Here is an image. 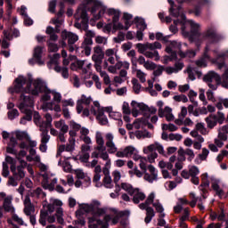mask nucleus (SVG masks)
Segmentation results:
<instances>
[{"instance_id":"nucleus-1","label":"nucleus","mask_w":228,"mask_h":228,"mask_svg":"<svg viewBox=\"0 0 228 228\" xmlns=\"http://www.w3.org/2000/svg\"><path fill=\"white\" fill-rule=\"evenodd\" d=\"M95 142L97 146L94 147V151L92 152L91 157L95 158L96 159L100 158L102 161H105V165L102 168V174L104 175L102 184L106 188L111 189L113 188V180L111 179V175H110V168H111V159H110V155L106 152V147H104V137H102V134L96 133Z\"/></svg>"},{"instance_id":"nucleus-2","label":"nucleus","mask_w":228,"mask_h":228,"mask_svg":"<svg viewBox=\"0 0 228 228\" xmlns=\"http://www.w3.org/2000/svg\"><path fill=\"white\" fill-rule=\"evenodd\" d=\"M189 24L191 26L190 40L195 42L196 45H200L202 42H208L210 44L220 42V35H218L215 27H209L204 33H200V25L199 23L190 20Z\"/></svg>"},{"instance_id":"nucleus-3","label":"nucleus","mask_w":228,"mask_h":228,"mask_svg":"<svg viewBox=\"0 0 228 228\" xmlns=\"http://www.w3.org/2000/svg\"><path fill=\"white\" fill-rule=\"evenodd\" d=\"M156 151H158L159 154H165V149L159 142H154L142 149L143 153L147 155V158L142 157L139 160V167L142 172H147V161H149V163H156V159H158V153Z\"/></svg>"},{"instance_id":"nucleus-4","label":"nucleus","mask_w":228,"mask_h":228,"mask_svg":"<svg viewBox=\"0 0 228 228\" xmlns=\"http://www.w3.org/2000/svg\"><path fill=\"white\" fill-rule=\"evenodd\" d=\"M154 199H156V195L154 192H151L147 197L145 202L139 204V208L142 210L145 209L146 216L144 218L145 224H151L152 219L156 216V212H154V208L151 207V204L154 202Z\"/></svg>"},{"instance_id":"nucleus-5","label":"nucleus","mask_w":228,"mask_h":228,"mask_svg":"<svg viewBox=\"0 0 228 228\" xmlns=\"http://www.w3.org/2000/svg\"><path fill=\"white\" fill-rule=\"evenodd\" d=\"M205 122L208 129H215L218 124L222 125L225 122V114L222 111H217L216 114H210L205 118Z\"/></svg>"},{"instance_id":"nucleus-6","label":"nucleus","mask_w":228,"mask_h":228,"mask_svg":"<svg viewBox=\"0 0 228 228\" xmlns=\"http://www.w3.org/2000/svg\"><path fill=\"white\" fill-rule=\"evenodd\" d=\"M104 142V139H103ZM105 152H107L108 156L110 154H118V147H117V143H115V134L113 133L105 134Z\"/></svg>"},{"instance_id":"nucleus-7","label":"nucleus","mask_w":228,"mask_h":228,"mask_svg":"<svg viewBox=\"0 0 228 228\" xmlns=\"http://www.w3.org/2000/svg\"><path fill=\"white\" fill-rule=\"evenodd\" d=\"M91 113L96 117L102 126H106V124H108V118L104 115V109L101 107L99 102H94V106L91 108Z\"/></svg>"},{"instance_id":"nucleus-8","label":"nucleus","mask_w":228,"mask_h":228,"mask_svg":"<svg viewBox=\"0 0 228 228\" xmlns=\"http://www.w3.org/2000/svg\"><path fill=\"white\" fill-rule=\"evenodd\" d=\"M58 183V178L53 175H43L42 186L45 190L54 191V188Z\"/></svg>"},{"instance_id":"nucleus-9","label":"nucleus","mask_w":228,"mask_h":228,"mask_svg":"<svg viewBox=\"0 0 228 228\" xmlns=\"http://www.w3.org/2000/svg\"><path fill=\"white\" fill-rule=\"evenodd\" d=\"M104 221L97 218L89 219V228H109L110 222L111 221V216L106 215L103 218Z\"/></svg>"},{"instance_id":"nucleus-10","label":"nucleus","mask_w":228,"mask_h":228,"mask_svg":"<svg viewBox=\"0 0 228 228\" xmlns=\"http://www.w3.org/2000/svg\"><path fill=\"white\" fill-rule=\"evenodd\" d=\"M20 102L18 106L19 110L20 111H28V110H33V106H35V102H33V98L24 95V94H21L20 97Z\"/></svg>"},{"instance_id":"nucleus-11","label":"nucleus","mask_w":228,"mask_h":228,"mask_svg":"<svg viewBox=\"0 0 228 228\" xmlns=\"http://www.w3.org/2000/svg\"><path fill=\"white\" fill-rule=\"evenodd\" d=\"M162 45L159 42L154 43H146V44H137L136 48L138 49V53L143 54L145 56V53L148 51H154L155 49H161Z\"/></svg>"},{"instance_id":"nucleus-12","label":"nucleus","mask_w":228,"mask_h":228,"mask_svg":"<svg viewBox=\"0 0 228 228\" xmlns=\"http://www.w3.org/2000/svg\"><path fill=\"white\" fill-rule=\"evenodd\" d=\"M26 167L28 165L20 164L19 166H10V170L12 174V176L15 177L18 181H22L26 177Z\"/></svg>"},{"instance_id":"nucleus-13","label":"nucleus","mask_w":228,"mask_h":228,"mask_svg":"<svg viewBox=\"0 0 228 228\" xmlns=\"http://www.w3.org/2000/svg\"><path fill=\"white\" fill-rule=\"evenodd\" d=\"M131 104L132 106H136V108L139 109V111H141V113H142V115L147 118H149L151 115H156V111H158L154 107H149L143 103H138L135 101H133Z\"/></svg>"},{"instance_id":"nucleus-14","label":"nucleus","mask_w":228,"mask_h":228,"mask_svg":"<svg viewBox=\"0 0 228 228\" xmlns=\"http://www.w3.org/2000/svg\"><path fill=\"white\" fill-rule=\"evenodd\" d=\"M177 51H181V43L176 41H170L169 45L166 47V53L170 54L169 60H177Z\"/></svg>"},{"instance_id":"nucleus-15","label":"nucleus","mask_w":228,"mask_h":228,"mask_svg":"<svg viewBox=\"0 0 228 228\" xmlns=\"http://www.w3.org/2000/svg\"><path fill=\"white\" fill-rule=\"evenodd\" d=\"M26 81H27L26 77L21 76L18 77L14 80V83H15L14 87L13 88L10 87L8 89V92L10 94H20L24 92V85H26Z\"/></svg>"},{"instance_id":"nucleus-16","label":"nucleus","mask_w":228,"mask_h":228,"mask_svg":"<svg viewBox=\"0 0 228 228\" xmlns=\"http://www.w3.org/2000/svg\"><path fill=\"white\" fill-rule=\"evenodd\" d=\"M186 157L187 160H189L190 162L193 161V159H195V151H193V150L190 148H187L185 150L180 149L178 151V159L180 161H186Z\"/></svg>"},{"instance_id":"nucleus-17","label":"nucleus","mask_w":228,"mask_h":228,"mask_svg":"<svg viewBox=\"0 0 228 228\" xmlns=\"http://www.w3.org/2000/svg\"><path fill=\"white\" fill-rule=\"evenodd\" d=\"M23 213L26 216H31L35 213V205L31 202V198L29 195H26L23 200Z\"/></svg>"},{"instance_id":"nucleus-18","label":"nucleus","mask_w":228,"mask_h":228,"mask_svg":"<svg viewBox=\"0 0 228 228\" xmlns=\"http://www.w3.org/2000/svg\"><path fill=\"white\" fill-rule=\"evenodd\" d=\"M13 197L7 196L4 199L3 201V209L5 211V213H11L13 215L15 213V207H13Z\"/></svg>"},{"instance_id":"nucleus-19","label":"nucleus","mask_w":228,"mask_h":228,"mask_svg":"<svg viewBox=\"0 0 228 228\" xmlns=\"http://www.w3.org/2000/svg\"><path fill=\"white\" fill-rule=\"evenodd\" d=\"M136 152V148L134 146H126L123 150H119L118 153H116L117 158H131L133 154Z\"/></svg>"},{"instance_id":"nucleus-20","label":"nucleus","mask_w":228,"mask_h":228,"mask_svg":"<svg viewBox=\"0 0 228 228\" xmlns=\"http://www.w3.org/2000/svg\"><path fill=\"white\" fill-rule=\"evenodd\" d=\"M92 60L94 63H102V60H104V52L102 51V47L97 45L94 48Z\"/></svg>"},{"instance_id":"nucleus-21","label":"nucleus","mask_w":228,"mask_h":228,"mask_svg":"<svg viewBox=\"0 0 228 228\" xmlns=\"http://www.w3.org/2000/svg\"><path fill=\"white\" fill-rule=\"evenodd\" d=\"M130 195L133 197L132 200L134 204H140L147 198L145 193L138 188H135V190Z\"/></svg>"},{"instance_id":"nucleus-22","label":"nucleus","mask_w":228,"mask_h":228,"mask_svg":"<svg viewBox=\"0 0 228 228\" xmlns=\"http://www.w3.org/2000/svg\"><path fill=\"white\" fill-rule=\"evenodd\" d=\"M41 143L39 145V151L41 152H47V143L51 140V135H49V132H41Z\"/></svg>"},{"instance_id":"nucleus-23","label":"nucleus","mask_w":228,"mask_h":228,"mask_svg":"<svg viewBox=\"0 0 228 228\" xmlns=\"http://www.w3.org/2000/svg\"><path fill=\"white\" fill-rule=\"evenodd\" d=\"M183 69H184V62L181 61H177L174 67H167L165 69V72L168 75L171 74H177V72H181V70H183Z\"/></svg>"},{"instance_id":"nucleus-24","label":"nucleus","mask_w":228,"mask_h":228,"mask_svg":"<svg viewBox=\"0 0 228 228\" xmlns=\"http://www.w3.org/2000/svg\"><path fill=\"white\" fill-rule=\"evenodd\" d=\"M62 40H68V44H75L79 40V37L76 35L75 33L63 30L61 35Z\"/></svg>"},{"instance_id":"nucleus-25","label":"nucleus","mask_w":228,"mask_h":228,"mask_svg":"<svg viewBox=\"0 0 228 228\" xmlns=\"http://www.w3.org/2000/svg\"><path fill=\"white\" fill-rule=\"evenodd\" d=\"M100 203H94L93 208L91 210V215L93 217L91 218H99V216H102V215H106V208H102Z\"/></svg>"},{"instance_id":"nucleus-26","label":"nucleus","mask_w":228,"mask_h":228,"mask_svg":"<svg viewBox=\"0 0 228 228\" xmlns=\"http://www.w3.org/2000/svg\"><path fill=\"white\" fill-rule=\"evenodd\" d=\"M204 80L206 82H212V83H222V77L218 73L215 71H210L204 77Z\"/></svg>"},{"instance_id":"nucleus-27","label":"nucleus","mask_w":228,"mask_h":228,"mask_svg":"<svg viewBox=\"0 0 228 228\" xmlns=\"http://www.w3.org/2000/svg\"><path fill=\"white\" fill-rule=\"evenodd\" d=\"M92 45H94V40L86 39L81 44L82 53H85L86 56L92 54Z\"/></svg>"},{"instance_id":"nucleus-28","label":"nucleus","mask_w":228,"mask_h":228,"mask_svg":"<svg viewBox=\"0 0 228 228\" xmlns=\"http://www.w3.org/2000/svg\"><path fill=\"white\" fill-rule=\"evenodd\" d=\"M75 18L79 20L82 19L83 22H88V13H86V8L79 6L75 13Z\"/></svg>"},{"instance_id":"nucleus-29","label":"nucleus","mask_w":228,"mask_h":228,"mask_svg":"<svg viewBox=\"0 0 228 228\" xmlns=\"http://www.w3.org/2000/svg\"><path fill=\"white\" fill-rule=\"evenodd\" d=\"M208 53H209V48L207 46L205 48V53L203 54V57L195 61V64L197 65V67H208L207 60H211V57H209V54H208Z\"/></svg>"},{"instance_id":"nucleus-30","label":"nucleus","mask_w":228,"mask_h":228,"mask_svg":"<svg viewBox=\"0 0 228 228\" xmlns=\"http://www.w3.org/2000/svg\"><path fill=\"white\" fill-rule=\"evenodd\" d=\"M42 80L40 79H36L33 81L32 86L33 89L28 90V94H31L32 95H38L42 90Z\"/></svg>"},{"instance_id":"nucleus-31","label":"nucleus","mask_w":228,"mask_h":228,"mask_svg":"<svg viewBox=\"0 0 228 228\" xmlns=\"http://www.w3.org/2000/svg\"><path fill=\"white\" fill-rule=\"evenodd\" d=\"M11 154L15 156L16 159L19 161L20 164L28 165V162L24 160L26 156H28V151H26V150H21L19 152L17 151V150H15V153H11Z\"/></svg>"},{"instance_id":"nucleus-32","label":"nucleus","mask_w":228,"mask_h":228,"mask_svg":"<svg viewBox=\"0 0 228 228\" xmlns=\"http://www.w3.org/2000/svg\"><path fill=\"white\" fill-rule=\"evenodd\" d=\"M44 51V47L42 46H37L35 49H34V58L37 61V63H38V65H44V61L42 60V53Z\"/></svg>"},{"instance_id":"nucleus-33","label":"nucleus","mask_w":228,"mask_h":228,"mask_svg":"<svg viewBox=\"0 0 228 228\" xmlns=\"http://www.w3.org/2000/svg\"><path fill=\"white\" fill-rule=\"evenodd\" d=\"M127 212L126 211H120V212H115L114 216L113 215H110V223L112 225H117V224L118 222H120V219L122 218V216H126Z\"/></svg>"},{"instance_id":"nucleus-34","label":"nucleus","mask_w":228,"mask_h":228,"mask_svg":"<svg viewBox=\"0 0 228 228\" xmlns=\"http://www.w3.org/2000/svg\"><path fill=\"white\" fill-rule=\"evenodd\" d=\"M17 137H11L10 142L6 147V152L8 154H15V147H17Z\"/></svg>"},{"instance_id":"nucleus-35","label":"nucleus","mask_w":228,"mask_h":228,"mask_svg":"<svg viewBox=\"0 0 228 228\" xmlns=\"http://www.w3.org/2000/svg\"><path fill=\"white\" fill-rule=\"evenodd\" d=\"M225 56H228V51L224 53H220L215 61L218 69H224L225 67Z\"/></svg>"},{"instance_id":"nucleus-36","label":"nucleus","mask_w":228,"mask_h":228,"mask_svg":"<svg viewBox=\"0 0 228 228\" xmlns=\"http://www.w3.org/2000/svg\"><path fill=\"white\" fill-rule=\"evenodd\" d=\"M61 58L60 53H54L52 57H50V61L47 63L48 69H53V67H60L59 60Z\"/></svg>"},{"instance_id":"nucleus-37","label":"nucleus","mask_w":228,"mask_h":228,"mask_svg":"<svg viewBox=\"0 0 228 228\" xmlns=\"http://www.w3.org/2000/svg\"><path fill=\"white\" fill-rule=\"evenodd\" d=\"M102 172V167H101V166H96L94 167V175L93 178V183H95L96 186H101V183H99V181H101Z\"/></svg>"},{"instance_id":"nucleus-38","label":"nucleus","mask_w":228,"mask_h":228,"mask_svg":"<svg viewBox=\"0 0 228 228\" xmlns=\"http://www.w3.org/2000/svg\"><path fill=\"white\" fill-rule=\"evenodd\" d=\"M217 136L221 138V140H228V125H224L218 128Z\"/></svg>"},{"instance_id":"nucleus-39","label":"nucleus","mask_w":228,"mask_h":228,"mask_svg":"<svg viewBox=\"0 0 228 228\" xmlns=\"http://www.w3.org/2000/svg\"><path fill=\"white\" fill-rule=\"evenodd\" d=\"M145 58H150L151 60H152V58H154L155 61H159L160 60V56H159V53L155 49V50H148L145 53H144Z\"/></svg>"},{"instance_id":"nucleus-40","label":"nucleus","mask_w":228,"mask_h":228,"mask_svg":"<svg viewBox=\"0 0 228 228\" xmlns=\"http://www.w3.org/2000/svg\"><path fill=\"white\" fill-rule=\"evenodd\" d=\"M49 216V213L45 209H41L40 210V215H39V224L43 227H45L47 225V216Z\"/></svg>"},{"instance_id":"nucleus-41","label":"nucleus","mask_w":228,"mask_h":228,"mask_svg":"<svg viewBox=\"0 0 228 228\" xmlns=\"http://www.w3.org/2000/svg\"><path fill=\"white\" fill-rule=\"evenodd\" d=\"M107 13L110 17H112V22H117V20H120V11L117 9H109Z\"/></svg>"},{"instance_id":"nucleus-42","label":"nucleus","mask_w":228,"mask_h":228,"mask_svg":"<svg viewBox=\"0 0 228 228\" xmlns=\"http://www.w3.org/2000/svg\"><path fill=\"white\" fill-rule=\"evenodd\" d=\"M151 204L153 208H155L157 213H159L160 218H165V208H163V205L159 202V200H156Z\"/></svg>"},{"instance_id":"nucleus-43","label":"nucleus","mask_w":228,"mask_h":228,"mask_svg":"<svg viewBox=\"0 0 228 228\" xmlns=\"http://www.w3.org/2000/svg\"><path fill=\"white\" fill-rule=\"evenodd\" d=\"M53 70H55V72L61 73V77L64 79H69V68L56 66V67H53Z\"/></svg>"},{"instance_id":"nucleus-44","label":"nucleus","mask_w":228,"mask_h":228,"mask_svg":"<svg viewBox=\"0 0 228 228\" xmlns=\"http://www.w3.org/2000/svg\"><path fill=\"white\" fill-rule=\"evenodd\" d=\"M16 140H19L20 142H23L25 140L26 142L29 140V134L26 131H20L18 130L15 132Z\"/></svg>"},{"instance_id":"nucleus-45","label":"nucleus","mask_w":228,"mask_h":228,"mask_svg":"<svg viewBox=\"0 0 228 228\" xmlns=\"http://www.w3.org/2000/svg\"><path fill=\"white\" fill-rule=\"evenodd\" d=\"M194 131H197V133H200V134H203V135L209 134V132L208 131V128L206 127V125L202 122L196 124Z\"/></svg>"},{"instance_id":"nucleus-46","label":"nucleus","mask_w":228,"mask_h":228,"mask_svg":"<svg viewBox=\"0 0 228 228\" xmlns=\"http://www.w3.org/2000/svg\"><path fill=\"white\" fill-rule=\"evenodd\" d=\"M51 22L55 26L56 33H60V28H61V25L63 24V19L55 16L51 20Z\"/></svg>"},{"instance_id":"nucleus-47","label":"nucleus","mask_w":228,"mask_h":228,"mask_svg":"<svg viewBox=\"0 0 228 228\" xmlns=\"http://www.w3.org/2000/svg\"><path fill=\"white\" fill-rule=\"evenodd\" d=\"M133 20V14L129 12H124L123 13V20H125V30L127 31L129 28H131V24L129 23V20Z\"/></svg>"},{"instance_id":"nucleus-48","label":"nucleus","mask_w":228,"mask_h":228,"mask_svg":"<svg viewBox=\"0 0 228 228\" xmlns=\"http://www.w3.org/2000/svg\"><path fill=\"white\" fill-rule=\"evenodd\" d=\"M134 20L137 22V28L139 31H145L147 29V23H145V20L135 17Z\"/></svg>"},{"instance_id":"nucleus-49","label":"nucleus","mask_w":228,"mask_h":228,"mask_svg":"<svg viewBox=\"0 0 228 228\" xmlns=\"http://www.w3.org/2000/svg\"><path fill=\"white\" fill-rule=\"evenodd\" d=\"M212 189L214 190V191H216V195H218L220 199L224 197V190L220 188L218 182L215 181L212 183Z\"/></svg>"},{"instance_id":"nucleus-50","label":"nucleus","mask_w":228,"mask_h":228,"mask_svg":"<svg viewBox=\"0 0 228 228\" xmlns=\"http://www.w3.org/2000/svg\"><path fill=\"white\" fill-rule=\"evenodd\" d=\"M190 198L191 199L189 202V206H191V208H195V206H197V202H201L202 200V197H197L193 192L190 193Z\"/></svg>"},{"instance_id":"nucleus-51","label":"nucleus","mask_w":228,"mask_h":228,"mask_svg":"<svg viewBox=\"0 0 228 228\" xmlns=\"http://www.w3.org/2000/svg\"><path fill=\"white\" fill-rule=\"evenodd\" d=\"M87 4H92L91 13H95L99 8H101V2L96 0H88Z\"/></svg>"},{"instance_id":"nucleus-52","label":"nucleus","mask_w":228,"mask_h":228,"mask_svg":"<svg viewBox=\"0 0 228 228\" xmlns=\"http://www.w3.org/2000/svg\"><path fill=\"white\" fill-rule=\"evenodd\" d=\"M165 66L156 64V68L153 69V76L154 77H159L162 76L163 71L166 69Z\"/></svg>"},{"instance_id":"nucleus-53","label":"nucleus","mask_w":228,"mask_h":228,"mask_svg":"<svg viewBox=\"0 0 228 228\" xmlns=\"http://www.w3.org/2000/svg\"><path fill=\"white\" fill-rule=\"evenodd\" d=\"M134 136L138 139V140H142V138H151V133H149L148 131H135L134 133Z\"/></svg>"},{"instance_id":"nucleus-54","label":"nucleus","mask_w":228,"mask_h":228,"mask_svg":"<svg viewBox=\"0 0 228 228\" xmlns=\"http://www.w3.org/2000/svg\"><path fill=\"white\" fill-rule=\"evenodd\" d=\"M66 146V152H74L76 149V139H69L68 143Z\"/></svg>"},{"instance_id":"nucleus-55","label":"nucleus","mask_w":228,"mask_h":228,"mask_svg":"<svg viewBox=\"0 0 228 228\" xmlns=\"http://www.w3.org/2000/svg\"><path fill=\"white\" fill-rule=\"evenodd\" d=\"M53 127V125H49L47 121H42L39 123V131L41 133H49V128Z\"/></svg>"},{"instance_id":"nucleus-56","label":"nucleus","mask_w":228,"mask_h":228,"mask_svg":"<svg viewBox=\"0 0 228 228\" xmlns=\"http://www.w3.org/2000/svg\"><path fill=\"white\" fill-rule=\"evenodd\" d=\"M48 53H58L60 51V47L56 43H53L51 41H47Z\"/></svg>"},{"instance_id":"nucleus-57","label":"nucleus","mask_w":228,"mask_h":228,"mask_svg":"<svg viewBox=\"0 0 228 228\" xmlns=\"http://www.w3.org/2000/svg\"><path fill=\"white\" fill-rule=\"evenodd\" d=\"M135 74L141 83H145V81H147V74L142 71V69H135Z\"/></svg>"},{"instance_id":"nucleus-58","label":"nucleus","mask_w":228,"mask_h":228,"mask_svg":"<svg viewBox=\"0 0 228 228\" xmlns=\"http://www.w3.org/2000/svg\"><path fill=\"white\" fill-rule=\"evenodd\" d=\"M121 188L125 191H127V193L129 195H132L133 192L136 190L134 188H133V185H131V183H121Z\"/></svg>"},{"instance_id":"nucleus-59","label":"nucleus","mask_w":228,"mask_h":228,"mask_svg":"<svg viewBox=\"0 0 228 228\" xmlns=\"http://www.w3.org/2000/svg\"><path fill=\"white\" fill-rule=\"evenodd\" d=\"M201 187L208 188L209 187V175L208 173H204L201 175Z\"/></svg>"},{"instance_id":"nucleus-60","label":"nucleus","mask_w":228,"mask_h":228,"mask_svg":"<svg viewBox=\"0 0 228 228\" xmlns=\"http://www.w3.org/2000/svg\"><path fill=\"white\" fill-rule=\"evenodd\" d=\"M209 156V150L208 148H202L201 152L198 155L200 161H206Z\"/></svg>"},{"instance_id":"nucleus-61","label":"nucleus","mask_w":228,"mask_h":228,"mask_svg":"<svg viewBox=\"0 0 228 228\" xmlns=\"http://www.w3.org/2000/svg\"><path fill=\"white\" fill-rule=\"evenodd\" d=\"M190 134L192 136V138L196 139V142L204 143V137H202V135H200L197 130L191 131Z\"/></svg>"},{"instance_id":"nucleus-62","label":"nucleus","mask_w":228,"mask_h":228,"mask_svg":"<svg viewBox=\"0 0 228 228\" xmlns=\"http://www.w3.org/2000/svg\"><path fill=\"white\" fill-rule=\"evenodd\" d=\"M78 102H80L82 104H86V106H90L92 103V96L82 94Z\"/></svg>"},{"instance_id":"nucleus-63","label":"nucleus","mask_w":228,"mask_h":228,"mask_svg":"<svg viewBox=\"0 0 228 228\" xmlns=\"http://www.w3.org/2000/svg\"><path fill=\"white\" fill-rule=\"evenodd\" d=\"M143 179H144V181H147V183H154V181H158L157 176H154V175H151V174L147 173V171L144 172Z\"/></svg>"},{"instance_id":"nucleus-64","label":"nucleus","mask_w":228,"mask_h":228,"mask_svg":"<svg viewBox=\"0 0 228 228\" xmlns=\"http://www.w3.org/2000/svg\"><path fill=\"white\" fill-rule=\"evenodd\" d=\"M75 175L77 179H86V181H90V177H88L81 169L75 170Z\"/></svg>"}]
</instances>
